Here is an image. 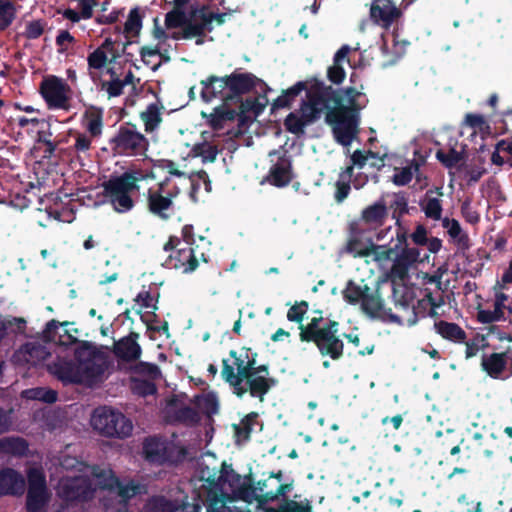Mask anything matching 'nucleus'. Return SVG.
Returning a JSON list of instances; mask_svg holds the SVG:
<instances>
[{
	"label": "nucleus",
	"instance_id": "obj_1",
	"mask_svg": "<svg viewBox=\"0 0 512 512\" xmlns=\"http://www.w3.org/2000/svg\"><path fill=\"white\" fill-rule=\"evenodd\" d=\"M303 91L306 97L300 103L299 112H290L284 119L286 131L302 135L305 128L320 120L324 113L325 122L331 127L335 141L342 146H349L359 134L358 108L354 99L356 89L333 88L312 77L283 90L273 101L272 108H291Z\"/></svg>",
	"mask_w": 512,
	"mask_h": 512
},
{
	"label": "nucleus",
	"instance_id": "obj_2",
	"mask_svg": "<svg viewBox=\"0 0 512 512\" xmlns=\"http://www.w3.org/2000/svg\"><path fill=\"white\" fill-rule=\"evenodd\" d=\"M229 355L233 364L228 359L222 360L221 377L230 386L232 393L238 398L249 394L263 402L269 391L278 385V380L270 376L269 366L257 365L258 354L252 352L251 348L243 347L241 353L230 350Z\"/></svg>",
	"mask_w": 512,
	"mask_h": 512
},
{
	"label": "nucleus",
	"instance_id": "obj_3",
	"mask_svg": "<svg viewBox=\"0 0 512 512\" xmlns=\"http://www.w3.org/2000/svg\"><path fill=\"white\" fill-rule=\"evenodd\" d=\"M154 179L153 172L144 174L139 169H130L120 175H111L103 183V194L117 213H128L135 207L133 195L140 190L139 182Z\"/></svg>",
	"mask_w": 512,
	"mask_h": 512
},
{
	"label": "nucleus",
	"instance_id": "obj_4",
	"mask_svg": "<svg viewBox=\"0 0 512 512\" xmlns=\"http://www.w3.org/2000/svg\"><path fill=\"white\" fill-rule=\"evenodd\" d=\"M318 313L319 318H312L306 326L299 327V339L301 342L314 343L321 356L337 361L344 354V343L338 334L339 322L328 320L321 326L322 311Z\"/></svg>",
	"mask_w": 512,
	"mask_h": 512
},
{
	"label": "nucleus",
	"instance_id": "obj_5",
	"mask_svg": "<svg viewBox=\"0 0 512 512\" xmlns=\"http://www.w3.org/2000/svg\"><path fill=\"white\" fill-rule=\"evenodd\" d=\"M109 150L113 156L139 157L146 156L149 149L148 138L141 133L135 124H121L115 134L108 140Z\"/></svg>",
	"mask_w": 512,
	"mask_h": 512
},
{
	"label": "nucleus",
	"instance_id": "obj_6",
	"mask_svg": "<svg viewBox=\"0 0 512 512\" xmlns=\"http://www.w3.org/2000/svg\"><path fill=\"white\" fill-rule=\"evenodd\" d=\"M91 425L107 438L125 439L132 434L133 424L123 413L110 407H98L93 411Z\"/></svg>",
	"mask_w": 512,
	"mask_h": 512
},
{
	"label": "nucleus",
	"instance_id": "obj_7",
	"mask_svg": "<svg viewBox=\"0 0 512 512\" xmlns=\"http://www.w3.org/2000/svg\"><path fill=\"white\" fill-rule=\"evenodd\" d=\"M223 83L228 86L225 104L241 102L243 96L254 91L257 86H263L266 90H270L262 79L251 72L242 71L241 68H236L232 73L225 75Z\"/></svg>",
	"mask_w": 512,
	"mask_h": 512
},
{
	"label": "nucleus",
	"instance_id": "obj_8",
	"mask_svg": "<svg viewBox=\"0 0 512 512\" xmlns=\"http://www.w3.org/2000/svg\"><path fill=\"white\" fill-rule=\"evenodd\" d=\"M74 361L79 365L84 377L93 381L105 371L103 353L91 342L82 341L74 351Z\"/></svg>",
	"mask_w": 512,
	"mask_h": 512
},
{
	"label": "nucleus",
	"instance_id": "obj_9",
	"mask_svg": "<svg viewBox=\"0 0 512 512\" xmlns=\"http://www.w3.org/2000/svg\"><path fill=\"white\" fill-rule=\"evenodd\" d=\"M181 240L177 236H170L163 249L171 252L164 265L169 269L182 270L183 273H192L199 266V257L192 247L178 248Z\"/></svg>",
	"mask_w": 512,
	"mask_h": 512
},
{
	"label": "nucleus",
	"instance_id": "obj_10",
	"mask_svg": "<svg viewBox=\"0 0 512 512\" xmlns=\"http://www.w3.org/2000/svg\"><path fill=\"white\" fill-rule=\"evenodd\" d=\"M94 493L92 482L86 476L65 478L58 487V496L68 505L91 500Z\"/></svg>",
	"mask_w": 512,
	"mask_h": 512
},
{
	"label": "nucleus",
	"instance_id": "obj_11",
	"mask_svg": "<svg viewBox=\"0 0 512 512\" xmlns=\"http://www.w3.org/2000/svg\"><path fill=\"white\" fill-rule=\"evenodd\" d=\"M168 181L169 179H165L156 189L149 188L146 193L148 211L162 220H168L174 214L173 198L177 195V192L171 191L164 194V187Z\"/></svg>",
	"mask_w": 512,
	"mask_h": 512
},
{
	"label": "nucleus",
	"instance_id": "obj_12",
	"mask_svg": "<svg viewBox=\"0 0 512 512\" xmlns=\"http://www.w3.org/2000/svg\"><path fill=\"white\" fill-rule=\"evenodd\" d=\"M48 500L45 476L41 471L31 469L28 472V489L25 503L27 512H42Z\"/></svg>",
	"mask_w": 512,
	"mask_h": 512
},
{
	"label": "nucleus",
	"instance_id": "obj_13",
	"mask_svg": "<svg viewBox=\"0 0 512 512\" xmlns=\"http://www.w3.org/2000/svg\"><path fill=\"white\" fill-rule=\"evenodd\" d=\"M69 86L56 76H51L41 82L40 92L49 109L69 110L70 99L67 92Z\"/></svg>",
	"mask_w": 512,
	"mask_h": 512
},
{
	"label": "nucleus",
	"instance_id": "obj_14",
	"mask_svg": "<svg viewBox=\"0 0 512 512\" xmlns=\"http://www.w3.org/2000/svg\"><path fill=\"white\" fill-rule=\"evenodd\" d=\"M203 18H207V6L193 4L187 13V24L181 32H174L172 38L178 40L192 39L194 36H205L206 32H211L213 27L203 24Z\"/></svg>",
	"mask_w": 512,
	"mask_h": 512
},
{
	"label": "nucleus",
	"instance_id": "obj_15",
	"mask_svg": "<svg viewBox=\"0 0 512 512\" xmlns=\"http://www.w3.org/2000/svg\"><path fill=\"white\" fill-rule=\"evenodd\" d=\"M225 474L226 479L231 482V485H233L234 482L239 483V485L233 489V494L236 499L242 500L248 504H252L253 502L258 503L260 495L256 493V483L252 473L245 475L244 481L240 483L241 475L236 473L231 466H227L223 463L222 477H224Z\"/></svg>",
	"mask_w": 512,
	"mask_h": 512
},
{
	"label": "nucleus",
	"instance_id": "obj_16",
	"mask_svg": "<svg viewBox=\"0 0 512 512\" xmlns=\"http://www.w3.org/2000/svg\"><path fill=\"white\" fill-rule=\"evenodd\" d=\"M48 371L64 384H80L88 381L74 359L57 357L48 364Z\"/></svg>",
	"mask_w": 512,
	"mask_h": 512
},
{
	"label": "nucleus",
	"instance_id": "obj_17",
	"mask_svg": "<svg viewBox=\"0 0 512 512\" xmlns=\"http://www.w3.org/2000/svg\"><path fill=\"white\" fill-rule=\"evenodd\" d=\"M143 454L150 463L164 464L172 461V449L165 440L157 436H150L144 440Z\"/></svg>",
	"mask_w": 512,
	"mask_h": 512
},
{
	"label": "nucleus",
	"instance_id": "obj_18",
	"mask_svg": "<svg viewBox=\"0 0 512 512\" xmlns=\"http://www.w3.org/2000/svg\"><path fill=\"white\" fill-rule=\"evenodd\" d=\"M293 177L291 158L282 155L278 158L277 162L270 167L266 180L271 185L282 188L288 186Z\"/></svg>",
	"mask_w": 512,
	"mask_h": 512
},
{
	"label": "nucleus",
	"instance_id": "obj_19",
	"mask_svg": "<svg viewBox=\"0 0 512 512\" xmlns=\"http://www.w3.org/2000/svg\"><path fill=\"white\" fill-rule=\"evenodd\" d=\"M25 479L13 468L0 469V497L21 496L25 491Z\"/></svg>",
	"mask_w": 512,
	"mask_h": 512
},
{
	"label": "nucleus",
	"instance_id": "obj_20",
	"mask_svg": "<svg viewBox=\"0 0 512 512\" xmlns=\"http://www.w3.org/2000/svg\"><path fill=\"white\" fill-rule=\"evenodd\" d=\"M138 338L139 333L132 331L127 336L115 342L113 350L115 356L124 362L137 361L142 354V348L138 343Z\"/></svg>",
	"mask_w": 512,
	"mask_h": 512
},
{
	"label": "nucleus",
	"instance_id": "obj_21",
	"mask_svg": "<svg viewBox=\"0 0 512 512\" xmlns=\"http://www.w3.org/2000/svg\"><path fill=\"white\" fill-rule=\"evenodd\" d=\"M507 360V352L483 354L481 369L492 379L505 380L507 376H503V374L507 368Z\"/></svg>",
	"mask_w": 512,
	"mask_h": 512
},
{
	"label": "nucleus",
	"instance_id": "obj_22",
	"mask_svg": "<svg viewBox=\"0 0 512 512\" xmlns=\"http://www.w3.org/2000/svg\"><path fill=\"white\" fill-rule=\"evenodd\" d=\"M375 2L376 3L371 6L370 16L375 23L381 24L385 28H388L402 15V9L396 7L394 4L385 1Z\"/></svg>",
	"mask_w": 512,
	"mask_h": 512
},
{
	"label": "nucleus",
	"instance_id": "obj_23",
	"mask_svg": "<svg viewBox=\"0 0 512 512\" xmlns=\"http://www.w3.org/2000/svg\"><path fill=\"white\" fill-rule=\"evenodd\" d=\"M224 76L210 75L201 80L202 85L201 98L204 102H211L215 98H220L225 103V96L228 92V86L224 85Z\"/></svg>",
	"mask_w": 512,
	"mask_h": 512
},
{
	"label": "nucleus",
	"instance_id": "obj_24",
	"mask_svg": "<svg viewBox=\"0 0 512 512\" xmlns=\"http://www.w3.org/2000/svg\"><path fill=\"white\" fill-rule=\"evenodd\" d=\"M388 217V208L384 197H381L372 205L367 206L361 212V221L374 228L382 226Z\"/></svg>",
	"mask_w": 512,
	"mask_h": 512
},
{
	"label": "nucleus",
	"instance_id": "obj_25",
	"mask_svg": "<svg viewBox=\"0 0 512 512\" xmlns=\"http://www.w3.org/2000/svg\"><path fill=\"white\" fill-rule=\"evenodd\" d=\"M350 47L343 45L333 57V64L327 69V79L334 85H340L346 77V71L343 67V63L346 61L349 63L348 54Z\"/></svg>",
	"mask_w": 512,
	"mask_h": 512
},
{
	"label": "nucleus",
	"instance_id": "obj_26",
	"mask_svg": "<svg viewBox=\"0 0 512 512\" xmlns=\"http://www.w3.org/2000/svg\"><path fill=\"white\" fill-rule=\"evenodd\" d=\"M442 304L443 300L440 299L437 301L431 290L426 288L424 290L423 298L419 299L416 305L412 304V308L416 317L425 318L429 316L435 318L438 316L436 309Z\"/></svg>",
	"mask_w": 512,
	"mask_h": 512
},
{
	"label": "nucleus",
	"instance_id": "obj_27",
	"mask_svg": "<svg viewBox=\"0 0 512 512\" xmlns=\"http://www.w3.org/2000/svg\"><path fill=\"white\" fill-rule=\"evenodd\" d=\"M434 192L439 196H443L441 187H436L434 190L429 189L425 194V198L420 201L419 205L428 219L439 221L442 218V201L439 198L430 196Z\"/></svg>",
	"mask_w": 512,
	"mask_h": 512
},
{
	"label": "nucleus",
	"instance_id": "obj_28",
	"mask_svg": "<svg viewBox=\"0 0 512 512\" xmlns=\"http://www.w3.org/2000/svg\"><path fill=\"white\" fill-rule=\"evenodd\" d=\"M435 331L443 338L454 343H464L467 334L457 323L439 320L434 323Z\"/></svg>",
	"mask_w": 512,
	"mask_h": 512
},
{
	"label": "nucleus",
	"instance_id": "obj_29",
	"mask_svg": "<svg viewBox=\"0 0 512 512\" xmlns=\"http://www.w3.org/2000/svg\"><path fill=\"white\" fill-rule=\"evenodd\" d=\"M259 415L257 412H250L245 415L240 423L232 424L235 442L237 444L247 443L251 439V433L257 424Z\"/></svg>",
	"mask_w": 512,
	"mask_h": 512
},
{
	"label": "nucleus",
	"instance_id": "obj_30",
	"mask_svg": "<svg viewBox=\"0 0 512 512\" xmlns=\"http://www.w3.org/2000/svg\"><path fill=\"white\" fill-rule=\"evenodd\" d=\"M360 308L368 317H378L384 308V300L381 298L379 291L366 292L360 303Z\"/></svg>",
	"mask_w": 512,
	"mask_h": 512
},
{
	"label": "nucleus",
	"instance_id": "obj_31",
	"mask_svg": "<svg viewBox=\"0 0 512 512\" xmlns=\"http://www.w3.org/2000/svg\"><path fill=\"white\" fill-rule=\"evenodd\" d=\"M228 104H223L219 107L214 108L210 114L209 124L214 130H221L224 127L225 122L233 121L239 115L238 111L229 108Z\"/></svg>",
	"mask_w": 512,
	"mask_h": 512
},
{
	"label": "nucleus",
	"instance_id": "obj_32",
	"mask_svg": "<svg viewBox=\"0 0 512 512\" xmlns=\"http://www.w3.org/2000/svg\"><path fill=\"white\" fill-rule=\"evenodd\" d=\"M28 450V443L21 437H3L0 438V453L23 456Z\"/></svg>",
	"mask_w": 512,
	"mask_h": 512
},
{
	"label": "nucleus",
	"instance_id": "obj_33",
	"mask_svg": "<svg viewBox=\"0 0 512 512\" xmlns=\"http://www.w3.org/2000/svg\"><path fill=\"white\" fill-rule=\"evenodd\" d=\"M26 328V320L22 317L7 316L3 317L0 315V344L7 337L8 331L12 333L20 334L24 333Z\"/></svg>",
	"mask_w": 512,
	"mask_h": 512
},
{
	"label": "nucleus",
	"instance_id": "obj_34",
	"mask_svg": "<svg viewBox=\"0 0 512 512\" xmlns=\"http://www.w3.org/2000/svg\"><path fill=\"white\" fill-rule=\"evenodd\" d=\"M193 403L207 417H212L219 412V401L216 394L210 392L207 394L196 395Z\"/></svg>",
	"mask_w": 512,
	"mask_h": 512
},
{
	"label": "nucleus",
	"instance_id": "obj_35",
	"mask_svg": "<svg viewBox=\"0 0 512 512\" xmlns=\"http://www.w3.org/2000/svg\"><path fill=\"white\" fill-rule=\"evenodd\" d=\"M370 290L371 288L367 284L361 286L355 281L349 280L342 291L343 299L350 305H357L361 303L365 293Z\"/></svg>",
	"mask_w": 512,
	"mask_h": 512
},
{
	"label": "nucleus",
	"instance_id": "obj_36",
	"mask_svg": "<svg viewBox=\"0 0 512 512\" xmlns=\"http://www.w3.org/2000/svg\"><path fill=\"white\" fill-rule=\"evenodd\" d=\"M392 298L396 307L408 310L413 303V292L404 284L392 283Z\"/></svg>",
	"mask_w": 512,
	"mask_h": 512
},
{
	"label": "nucleus",
	"instance_id": "obj_37",
	"mask_svg": "<svg viewBox=\"0 0 512 512\" xmlns=\"http://www.w3.org/2000/svg\"><path fill=\"white\" fill-rule=\"evenodd\" d=\"M109 489H117L118 496L123 501H128L129 499L133 498L137 494L141 493V486L134 481H130L127 484H122L118 478L113 477L111 478V482L106 485Z\"/></svg>",
	"mask_w": 512,
	"mask_h": 512
},
{
	"label": "nucleus",
	"instance_id": "obj_38",
	"mask_svg": "<svg viewBox=\"0 0 512 512\" xmlns=\"http://www.w3.org/2000/svg\"><path fill=\"white\" fill-rule=\"evenodd\" d=\"M141 119L144 122L145 131L153 132L162 121L159 107L154 103L148 105L146 111L141 113Z\"/></svg>",
	"mask_w": 512,
	"mask_h": 512
},
{
	"label": "nucleus",
	"instance_id": "obj_39",
	"mask_svg": "<svg viewBox=\"0 0 512 512\" xmlns=\"http://www.w3.org/2000/svg\"><path fill=\"white\" fill-rule=\"evenodd\" d=\"M173 418L176 422L188 426H194L200 421V415L198 411L190 406H183L176 409L173 413Z\"/></svg>",
	"mask_w": 512,
	"mask_h": 512
},
{
	"label": "nucleus",
	"instance_id": "obj_40",
	"mask_svg": "<svg viewBox=\"0 0 512 512\" xmlns=\"http://www.w3.org/2000/svg\"><path fill=\"white\" fill-rule=\"evenodd\" d=\"M87 120L86 130L93 138L100 137L103 130V115L101 110H94L85 113Z\"/></svg>",
	"mask_w": 512,
	"mask_h": 512
},
{
	"label": "nucleus",
	"instance_id": "obj_41",
	"mask_svg": "<svg viewBox=\"0 0 512 512\" xmlns=\"http://www.w3.org/2000/svg\"><path fill=\"white\" fill-rule=\"evenodd\" d=\"M436 158L444 167L452 169L464 160V154L455 148H450L448 151L440 149L436 152Z\"/></svg>",
	"mask_w": 512,
	"mask_h": 512
},
{
	"label": "nucleus",
	"instance_id": "obj_42",
	"mask_svg": "<svg viewBox=\"0 0 512 512\" xmlns=\"http://www.w3.org/2000/svg\"><path fill=\"white\" fill-rule=\"evenodd\" d=\"M192 152L195 156L201 157L203 163H213L219 153V149L216 145H212L208 142L197 143L193 146Z\"/></svg>",
	"mask_w": 512,
	"mask_h": 512
},
{
	"label": "nucleus",
	"instance_id": "obj_43",
	"mask_svg": "<svg viewBox=\"0 0 512 512\" xmlns=\"http://www.w3.org/2000/svg\"><path fill=\"white\" fill-rule=\"evenodd\" d=\"M131 391L140 397L154 395L157 392L155 383L151 380L131 377Z\"/></svg>",
	"mask_w": 512,
	"mask_h": 512
},
{
	"label": "nucleus",
	"instance_id": "obj_44",
	"mask_svg": "<svg viewBox=\"0 0 512 512\" xmlns=\"http://www.w3.org/2000/svg\"><path fill=\"white\" fill-rule=\"evenodd\" d=\"M275 489L269 490L264 495H260V499L258 500L259 506L274 502L279 499L280 496H285L288 492H290L293 488L292 483H274Z\"/></svg>",
	"mask_w": 512,
	"mask_h": 512
},
{
	"label": "nucleus",
	"instance_id": "obj_45",
	"mask_svg": "<svg viewBox=\"0 0 512 512\" xmlns=\"http://www.w3.org/2000/svg\"><path fill=\"white\" fill-rule=\"evenodd\" d=\"M309 309V303L305 300L296 301L287 311V319L290 322L297 323L299 327L303 324L304 317Z\"/></svg>",
	"mask_w": 512,
	"mask_h": 512
},
{
	"label": "nucleus",
	"instance_id": "obj_46",
	"mask_svg": "<svg viewBox=\"0 0 512 512\" xmlns=\"http://www.w3.org/2000/svg\"><path fill=\"white\" fill-rule=\"evenodd\" d=\"M477 320L482 324H490L505 320L504 309L494 303V309H479Z\"/></svg>",
	"mask_w": 512,
	"mask_h": 512
},
{
	"label": "nucleus",
	"instance_id": "obj_47",
	"mask_svg": "<svg viewBox=\"0 0 512 512\" xmlns=\"http://www.w3.org/2000/svg\"><path fill=\"white\" fill-rule=\"evenodd\" d=\"M142 28V15L138 7L130 10L128 18L124 24V32L127 34L139 35Z\"/></svg>",
	"mask_w": 512,
	"mask_h": 512
},
{
	"label": "nucleus",
	"instance_id": "obj_48",
	"mask_svg": "<svg viewBox=\"0 0 512 512\" xmlns=\"http://www.w3.org/2000/svg\"><path fill=\"white\" fill-rule=\"evenodd\" d=\"M159 292L156 293V295L152 294L150 290H141L137 296L135 297L134 301L138 304H140L139 309H152L154 311L158 310V300H159Z\"/></svg>",
	"mask_w": 512,
	"mask_h": 512
},
{
	"label": "nucleus",
	"instance_id": "obj_49",
	"mask_svg": "<svg viewBox=\"0 0 512 512\" xmlns=\"http://www.w3.org/2000/svg\"><path fill=\"white\" fill-rule=\"evenodd\" d=\"M16 9L11 1L0 0V29L9 27L15 19Z\"/></svg>",
	"mask_w": 512,
	"mask_h": 512
},
{
	"label": "nucleus",
	"instance_id": "obj_50",
	"mask_svg": "<svg viewBox=\"0 0 512 512\" xmlns=\"http://www.w3.org/2000/svg\"><path fill=\"white\" fill-rule=\"evenodd\" d=\"M187 24V12L172 9L165 15V26L167 29L185 28Z\"/></svg>",
	"mask_w": 512,
	"mask_h": 512
},
{
	"label": "nucleus",
	"instance_id": "obj_51",
	"mask_svg": "<svg viewBox=\"0 0 512 512\" xmlns=\"http://www.w3.org/2000/svg\"><path fill=\"white\" fill-rule=\"evenodd\" d=\"M409 270L410 267L394 258L393 264L387 272V278L391 283H396L397 281L403 282L409 277Z\"/></svg>",
	"mask_w": 512,
	"mask_h": 512
},
{
	"label": "nucleus",
	"instance_id": "obj_52",
	"mask_svg": "<svg viewBox=\"0 0 512 512\" xmlns=\"http://www.w3.org/2000/svg\"><path fill=\"white\" fill-rule=\"evenodd\" d=\"M390 208L393 209L392 218L396 220V224H399L400 218L409 212L408 199L405 194L402 192L396 193Z\"/></svg>",
	"mask_w": 512,
	"mask_h": 512
},
{
	"label": "nucleus",
	"instance_id": "obj_53",
	"mask_svg": "<svg viewBox=\"0 0 512 512\" xmlns=\"http://www.w3.org/2000/svg\"><path fill=\"white\" fill-rule=\"evenodd\" d=\"M239 104V115H243L248 112H253L258 116L265 108V103H261L256 97H248L245 100L238 102Z\"/></svg>",
	"mask_w": 512,
	"mask_h": 512
},
{
	"label": "nucleus",
	"instance_id": "obj_54",
	"mask_svg": "<svg viewBox=\"0 0 512 512\" xmlns=\"http://www.w3.org/2000/svg\"><path fill=\"white\" fill-rule=\"evenodd\" d=\"M448 234L451 238H453L456 241L457 245L460 248H469V237L466 233L462 231V228L458 220L453 219V223L450 225L448 229Z\"/></svg>",
	"mask_w": 512,
	"mask_h": 512
},
{
	"label": "nucleus",
	"instance_id": "obj_55",
	"mask_svg": "<svg viewBox=\"0 0 512 512\" xmlns=\"http://www.w3.org/2000/svg\"><path fill=\"white\" fill-rule=\"evenodd\" d=\"M347 252L354 257H369L372 256V248L369 245H364L360 239L352 238L347 243Z\"/></svg>",
	"mask_w": 512,
	"mask_h": 512
},
{
	"label": "nucleus",
	"instance_id": "obj_56",
	"mask_svg": "<svg viewBox=\"0 0 512 512\" xmlns=\"http://www.w3.org/2000/svg\"><path fill=\"white\" fill-rule=\"evenodd\" d=\"M370 248H372L373 260L377 262L391 260L393 255L397 253V248L376 245L372 241H370Z\"/></svg>",
	"mask_w": 512,
	"mask_h": 512
},
{
	"label": "nucleus",
	"instance_id": "obj_57",
	"mask_svg": "<svg viewBox=\"0 0 512 512\" xmlns=\"http://www.w3.org/2000/svg\"><path fill=\"white\" fill-rule=\"evenodd\" d=\"M420 257V251L418 248H410L408 246L400 249V252L396 254L395 259L404 263L408 267H411L414 263L418 261Z\"/></svg>",
	"mask_w": 512,
	"mask_h": 512
},
{
	"label": "nucleus",
	"instance_id": "obj_58",
	"mask_svg": "<svg viewBox=\"0 0 512 512\" xmlns=\"http://www.w3.org/2000/svg\"><path fill=\"white\" fill-rule=\"evenodd\" d=\"M420 257V251L418 248H410L408 246L400 249V252L396 254L395 259L404 263L408 267H411L414 263L418 261Z\"/></svg>",
	"mask_w": 512,
	"mask_h": 512
},
{
	"label": "nucleus",
	"instance_id": "obj_59",
	"mask_svg": "<svg viewBox=\"0 0 512 512\" xmlns=\"http://www.w3.org/2000/svg\"><path fill=\"white\" fill-rule=\"evenodd\" d=\"M420 257V251L418 248H410L408 246L400 249V252L396 254L395 259L404 263L408 267H411L414 263L418 261Z\"/></svg>",
	"mask_w": 512,
	"mask_h": 512
},
{
	"label": "nucleus",
	"instance_id": "obj_60",
	"mask_svg": "<svg viewBox=\"0 0 512 512\" xmlns=\"http://www.w3.org/2000/svg\"><path fill=\"white\" fill-rule=\"evenodd\" d=\"M420 257V251L418 248H410L408 246L400 249V252L396 254L395 259L404 263L408 267H411L414 263L418 261Z\"/></svg>",
	"mask_w": 512,
	"mask_h": 512
},
{
	"label": "nucleus",
	"instance_id": "obj_61",
	"mask_svg": "<svg viewBox=\"0 0 512 512\" xmlns=\"http://www.w3.org/2000/svg\"><path fill=\"white\" fill-rule=\"evenodd\" d=\"M132 372L138 375L149 376L151 379H156L160 375L159 367L154 363L140 361L136 363Z\"/></svg>",
	"mask_w": 512,
	"mask_h": 512
},
{
	"label": "nucleus",
	"instance_id": "obj_62",
	"mask_svg": "<svg viewBox=\"0 0 512 512\" xmlns=\"http://www.w3.org/2000/svg\"><path fill=\"white\" fill-rule=\"evenodd\" d=\"M89 69H102L107 62V55L102 48H97L88 55L87 58Z\"/></svg>",
	"mask_w": 512,
	"mask_h": 512
},
{
	"label": "nucleus",
	"instance_id": "obj_63",
	"mask_svg": "<svg viewBox=\"0 0 512 512\" xmlns=\"http://www.w3.org/2000/svg\"><path fill=\"white\" fill-rule=\"evenodd\" d=\"M68 324H69V322H67V321L60 323L59 321H57L55 319L48 321L45 325L43 332H42V337H43L44 341H46V342L55 341L59 327L67 326Z\"/></svg>",
	"mask_w": 512,
	"mask_h": 512
},
{
	"label": "nucleus",
	"instance_id": "obj_64",
	"mask_svg": "<svg viewBox=\"0 0 512 512\" xmlns=\"http://www.w3.org/2000/svg\"><path fill=\"white\" fill-rule=\"evenodd\" d=\"M351 185V182L338 178L335 183L336 190L334 193V199L338 204L342 203L348 197L351 191Z\"/></svg>",
	"mask_w": 512,
	"mask_h": 512
}]
</instances>
